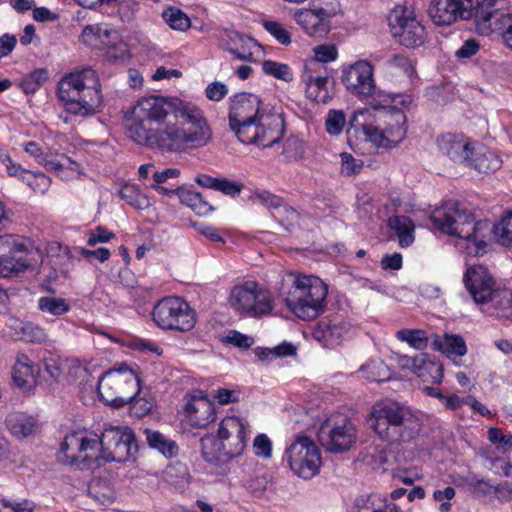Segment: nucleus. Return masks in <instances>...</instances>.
<instances>
[{
  "label": "nucleus",
  "instance_id": "obj_41",
  "mask_svg": "<svg viewBox=\"0 0 512 512\" xmlns=\"http://www.w3.org/2000/svg\"><path fill=\"white\" fill-rule=\"evenodd\" d=\"M364 377L370 382H384L392 377V371L382 360H372L361 367Z\"/></svg>",
  "mask_w": 512,
  "mask_h": 512
},
{
  "label": "nucleus",
  "instance_id": "obj_51",
  "mask_svg": "<svg viewBox=\"0 0 512 512\" xmlns=\"http://www.w3.org/2000/svg\"><path fill=\"white\" fill-rule=\"evenodd\" d=\"M462 481L467 491L474 497L487 496L493 489L488 480L477 479L476 476L465 477Z\"/></svg>",
  "mask_w": 512,
  "mask_h": 512
},
{
  "label": "nucleus",
  "instance_id": "obj_34",
  "mask_svg": "<svg viewBox=\"0 0 512 512\" xmlns=\"http://www.w3.org/2000/svg\"><path fill=\"white\" fill-rule=\"evenodd\" d=\"M498 0H475L471 6V20L477 24L490 23L492 19L504 17V13L497 7Z\"/></svg>",
  "mask_w": 512,
  "mask_h": 512
},
{
  "label": "nucleus",
  "instance_id": "obj_26",
  "mask_svg": "<svg viewBox=\"0 0 512 512\" xmlns=\"http://www.w3.org/2000/svg\"><path fill=\"white\" fill-rule=\"evenodd\" d=\"M502 164V158L496 150L479 144L474 145L473 155L468 159L466 167L488 174L498 171Z\"/></svg>",
  "mask_w": 512,
  "mask_h": 512
},
{
  "label": "nucleus",
  "instance_id": "obj_16",
  "mask_svg": "<svg viewBox=\"0 0 512 512\" xmlns=\"http://www.w3.org/2000/svg\"><path fill=\"white\" fill-rule=\"evenodd\" d=\"M351 329L352 323L346 311L339 309L320 319L313 328L312 335L324 347L334 348L349 336Z\"/></svg>",
  "mask_w": 512,
  "mask_h": 512
},
{
  "label": "nucleus",
  "instance_id": "obj_33",
  "mask_svg": "<svg viewBox=\"0 0 512 512\" xmlns=\"http://www.w3.org/2000/svg\"><path fill=\"white\" fill-rule=\"evenodd\" d=\"M314 57L308 59L304 68L308 71L328 70L326 64L335 61L338 57V50L334 44H321L313 49Z\"/></svg>",
  "mask_w": 512,
  "mask_h": 512
},
{
  "label": "nucleus",
  "instance_id": "obj_8",
  "mask_svg": "<svg viewBox=\"0 0 512 512\" xmlns=\"http://www.w3.org/2000/svg\"><path fill=\"white\" fill-rule=\"evenodd\" d=\"M97 392L99 400L106 405L120 408L128 404L139 392V378L132 368L122 363L99 377Z\"/></svg>",
  "mask_w": 512,
  "mask_h": 512
},
{
  "label": "nucleus",
  "instance_id": "obj_37",
  "mask_svg": "<svg viewBox=\"0 0 512 512\" xmlns=\"http://www.w3.org/2000/svg\"><path fill=\"white\" fill-rule=\"evenodd\" d=\"M386 70L393 76L404 75L412 78L416 74V69L412 60L404 54H394L386 63Z\"/></svg>",
  "mask_w": 512,
  "mask_h": 512
},
{
  "label": "nucleus",
  "instance_id": "obj_47",
  "mask_svg": "<svg viewBox=\"0 0 512 512\" xmlns=\"http://www.w3.org/2000/svg\"><path fill=\"white\" fill-rule=\"evenodd\" d=\"M180 175V170L177 168H166L162 171H155L152 175L154 183L151 188L162 195L170 196L176 193L177 188H168L161 186L170 178H177Z\"/></svg>",
  "mask_w": 512,
  "mask_h": 512
},
{
  "label": "nucleus",
  "instance_id": "obj_38",
  "mask_svg": "<svg viewBox=\"0 0 512 512\" xmlns=\"http://www.w3.org/2000/svg\"><path fill=\"white\" fill-rule=\"evenodd\" d=\"M30 264L26 257L14 255L0 256V275L4 278H11L24 272L29 268Z\"/></svg>",
  "mask_w": 512,
  "mask_h": 512
},
{
  "label": "nucleus",
  "instance_id": "obj_59",
  "mask_svg": "<svg viewBox=\"0 0 512 512\" xmlns=\"http://www.w3.org/2000/svg\"><path fill=\"white\" fill-rule=\"evenodd\" d=\"M23 340L31 343H41L46 339L45 330L39 325L27 322L22 327Z\"/></svg>",
  "mask_w": 512,
  "mask_h": 512
},
{
  "label": "nucleus",
  "instance_id": "obj_14",
  "mask_svg": "<svg viewBox=\"0 0 512 512\" xmlns=\"http://www.w3.org/2000/svg\"><path fill=\"white\" fill-rule=\"evenodd\" d=\"M80 40L92 49L106 51L108 58L115 62H125L131 58L128 44L109 24L87 25L81 33Z\"/></svg>",
  "mask_w": 512,
  "mask_h": 512
},
{
  "label": "nucleus",
  "instance_id": "obj_29",
  "mask_svg": "<svg viewBox=\"0 0 512 512\" xmlns=\"http://www.w3.org/2000/svg\"><path fill=\"white\" fill-rule=\"evenodd\" d=\"M257 289L256 281H246L242 285L235 286L230 295L232 307L239 313L250 317L252 300Z\"/></svg>",
  "mask_w": 512,
  "mask_h": 512
},
{
  "label": "nucleus",
  "instance_id": "obj_53",
  "mask_svg": "<svg viewBox=\"0 0 512 512\" xmlns=\"http://www.w3.org/2000/svg\"><path fill=\"white\" fill-rule=\"evenodd\" d=\"M309 6L330 22L341 11V5L338 0H310Z\"/></svg>",
  "mask_w": 512,
  "mask_h": 512
},
{
  "label": "nucleus",
  "instance_id": "obj_24",
  "mask_svg": "<svg viewBox=\"0 0 512 512\" xmlns=\"http://www.w3.org/2000/svg\"><path fill=\"white\" fill-rule=\"evenodd\" d=\"M39 366L26 354H19L12 369L14 385L24 393L31 392L36 386Z\"/></svg>",
  "mask_w": 512,
  "mask_h": 512
},
{
  "label": "nucleus",
  "instance_id": "obj_7",
  "mask_svg": "<svg viewBox=\"0 0 512 512\" xmlns=\"http://www.w3.org/2000/svg\"><path fill=\"white\" fill-rule=\"evenodd\" d=\"M247 439L248 429L242 419L227 416L220 421L216 434L201 437V456L209 465L220 468L242 455Z\"/></svg>",
  "mask_w": 512,
  "mask_h": 512
},
{
  "label": "nucleus",
  "instance_id": "obj_56",
  "mask_svg": "<svg viewBox=\"0 0 512 512\" xmlns=\"http://www.w3.org/2000/svg\"><path fill=\"white\" fill-rule=\"evenodd\" d=\"M220 341L241 349H249L254 343V339L251 336L237 330H229L226 335L221 337Z\"/></svg>",
  "mask_w": 512,
  "mask_h": 512
},
{
  "label": "nucleus",
  "instance_id": "obj_55",
  "mask_svg": "<svg viewBox=\"0 0 512 512\" xmlns=\"http://www.w3.org/2000/svg\"><path fill=\"white\" fill-rule=\"evenodd\" d=\"M263 27L271 34L280 44L289 45L292 42L290 32L284 28V26L277 21H264Z\"/></svg>",
  "mask_w": 512,
  "mask_h": 512
},
{
  "label": "nucleus",
  "instance_id": "obj_48",
  "mask_svg": "<svg viewBox=\"0 0 512 512\" xmlns=\"http://www.w3.org/2000/svg\"><path fill=\"white\" fill-rule=\"evenodd\" d=\"M262 71L266 75L273 76L276 79L290 82L293 80V73L288 64L276 62L273 60H264L262 62Z\"/></svg>",
  "mask_w": 512,
  "mask_h": 512
},
{
  "label": "nucleus",
  "instance_id": "obj_11",
  "mask_svg": "<svg viewBox=\"0 0 512 512\" xmlns=\"http://www.w3.org/2000/svg\"><path fill=\"white\" fill-rule=\"evenodd\" d=\"M151 319L162 330L181 333L191 331L197 322L195 310L180 296L159 299L153 305Z\"/></svg>",
  "mask_w": 512,
  "mask_h": 512
},
{
  "label": "nucleus",
  "instance_id": "obj_46",
  "mask_svg": "<svg viewBox=\"0 0 512 512\" xmlns=\"http://www.w3.org/2000/svg\"><path fill=\"white\" fill-rule=\"evenodd\" d=\"M11 433L18 438H24L31 435L35 429L37 422L31 416H16L8 420Z\"/></svg>",
  "mask_w": 512,
  "mask_h": 512
},
{
  "label": "nucleus",
  "instance_id": "obj_39",
  "mask_svg": "<svg viewBox=\"0 0 512 512\" xmlns=\"http://www.w3.org/2000/svg\"><path fill=\"white\" fill-rule=\"evenodd\" d=\"M38 309L43 313L59 317L68 313L71 305L65 298L43 296L38 299Z\"/></svg>",
  "mask_w": 512,
  "mask_h": 512
},
{
  "label": "nucleus",
  "instance_id": "obj_50",
  "mask_svg": "<svg viewBox=\"0 0 512 512\" xmlns=\"http://www.w3.org/2000/svg\"><path fill=\"white\" fill-rule=\"evenodd\" d=\"M345 123V113L342 110L332 109L328 112L325 119L326 132L332 136L340 135L343 131Z\"/></svg>",
  "mask_w": 512,
  "mask_h": 512
},
{
  "label": "nucleus",
  "instance_id": "obj_6",
  "mask_svg": "<svg viewBox=\"0 0 512 512\" xmlns=\"http://www.w3.org/2000/svg\"><path fill=\"white\" fill-rule=\"evenodd\" d=\"M368 423L377 437L389 444L409 443L422 429L419 417L398 403H375Z\"/></svg>",
  "mask_w": 512,
  "mask_h": 512
},
{
  "label": "nucleus",
  "instance_id": "obj_62",
  "mask_svg": "<svg viewBox=\"0 0 512 512\" xmlns=\"http://www.w3.org/2000/svg\"><path fill=\"white\" fill-rule=\"evenodd\" d=\"M243 188V184L231 181L227 178H218L215 190L220 191L223 194L230 196V197H236L238 196Z\"/></svg>",
  "mask_w": 512,
  "mask_h": 512
},
{
  "label": "nucleus",
  "instance_id": "obj_57",
  "mask_svg": "<svg viewBox=\"0 0 512 512\" xmlns=\"http://www.w3.org/2000/svg\"><path fill=\"white\" fill-rule=\"evenodd\" d=\"M34 509L35 504L27 499L21 501L0 499V512H33Z\"/></svg>",
  "mask_w": 512,
  "mask_h": 512
},
{
  "label": "nucleus",
  "instance_id": "obj_36",
  "mask_svg": "<svg viewBox=\"0 0 512 512\" xmlns=\"http://www.w3.org/2000/svg\"><path fill=\"white\" fill-rule=\"evenodd\" d=\"M146 441L150 448L159 451L167 458H173L178 455V445L175 441L166 438L159 431L145 429Z\"/></svg>",
  "mask_w": 512,
  "mask_h": 512
},
{
  "label": "nucleus",
  "instance_id": "obj_22",
  "mask_svg": "<svg viewBox=\"0 0 512 512\" xmlns=\"http://www.w3.org/2000/svg\"><path fill=\"white\" fill-rule=\"evenodd\" d=\"M407 366L423 382L439 384L443 380V364L435 356L428 353H420L407 359Z\"/></svg>",
  "mask_w": 512,
  "mask_h": 512
},
{
  "label": "nucleus",
  "instance_id": "obj_63",
  "mask_svg": "<svg viewBox=\"0 0 512 512\" xmlns=\"http://www.w3.org/2000/svg\"><path fill=\"white\" fill-rule=\"evenodd\" d=\"M78 253L87 261L91 262L92 260H97L100 263H104L111 256L110 250L106 247H99L95 250L88 248H79Z\"/></svg>",
  "mask_w": 512,
  "mask_h": 512
},
{
  "label": "nucleus",
  "instance_id": "obj_60",
  "mask_svg": "<svg viewBox=\"0 0 512 512\" xmlns=\"http://www.w3.org/2000/svg\"><path fill=\"white\" fill-rule=\"evenodd\" d=\"M23 182L34 191H45L50 185V178L42 172H28L27 178Z\"/></svg>",
  "mask_w": 512,
  "mask_h": 512
},
{
  "label": "nucleus",
  "instance_id": "obj_58",
  "mask_svg": "<svg viewBox=\"0 0 512 512\" xmlns=\"http://www.w3.org/2000/svg\"><path fill=\"white\" fill-rule=\"evenodd\" d=\"M87 236L88 246H95L98 243H107L116 237L114 232L101 225H98L95 229L89 231Z\"/></svg>",
  "mask_w": 512,
  "mask_h": 512
},
{
  "label": "nucleus",
  "instance_id": "obj_5",
  "mask_svg": "<svg viewBox=\"0 0 512 512\" xmlns=\"http://www.w3.org/2000/svg\"><path fill=\"white\" fill-rule=\"evenodd\" d=\"M278 293L289 311L303 321L318 318L327 306L328 285L318 276L287 273Z\"/></svg>",
  "mask_w": 512,
  "mask_h": 512
},
{
  "label": "nucleus",
  "instance_id": "obj_4",
  "mask_svg": "<svg viewBox=\"0 0 512 512\" xmlns=\"http://www.w3.org/2000/svg\"><path fill=\"white\" fill-rule=\"evenodd\" d=\"M57 97L63 107L59 118L69 123L75 117L87 118L103 107L101 83L97 72L86 67L65 74L57 85Z\"/></svg>",
  "mask_w": 512,
  "mask_h": 512
},
{
  "label": "nucleus",
  "instance_id": "obj_12",
  "mask_svg": "<svg viewBox=\"0 0 512 512\" xmlns=\"http://www.w3.org/2000/svg\"><path fill=\"white\" fill-rule=\"evenodd\" d=\"M97 450L95 462L104 463L129 460L138 451V445L133 430L125 427H105L101 435L96 434Z\"/></svg>",
  "mask_w": 512,
  "mask_h": 512
},
{
  "label": "nucleus",
  "instance_id": "obj_18",
  "mask_svg": "<svg viewBox=\"0 0 512 512\" xmlns=\"http://www.w3.org/2000/svg\"><path fill=\"white\" fill-rule=\"evenodd\" d=\"M475 0H432L429 15L438 26H447L457 20H471V6Z\"/></svg>",
  "mask_w": 512,
  "mask_h": 512
},
{
  "label": "nucleus",
  "instance_id": "obj_17",
  "mask_svg": "<svg viewBox=\"0 0 512 512\" xmlns=\"http://www.w3.org/2000/svg\"><path fill=\"white\" fill-rule=\"evenodd\" d=\"M96 433L87 431H73L67 434L60 446V452L65 457V462L70 466H78L81 462L85 466H90L95 462L97 443Z\"/></svg>",
  "mask_w": 512,
  "mask_h": 512
},
{
  "label": "nucleus",
  "instance_id": "obj_10",
  "mask_svg": "<svg viewBox=\"0 0 512 512\" xmlns=\"http://www.w3.org/2000/svg\"><path fill=\"white\" fill-rule=\"evenodd\" d=\"M387 23L393 40L406 49L419 48L428 39L427 27L418 18L413 6L395 5L387 15Z\"/></svg>",
  "mask_w": 512,
  "mask_h": 512
},
{
  "label": "nucleus",
  "instance_id": "obj_31",
  "mask_svg": "<svg viewBox=\"0 0 512 512\" xmlns=\"http://www.w3.org/2000/svg\"><path fill=\"white\" fill-rule=\"evenodd\" d=\"M256 47H260V45L253 37L235 32L230 36V46L227 51L238 60L252 62L254 61L253 49Z\"/></svg>",
  "mask_w": 512,
  "mask_h": 512
},
{
  "label": "nucleus",
  "instance_id": "obj_49",
  "mask_svg": "<svg viewBox=\"0 0 512 512\" xmlns=\"http://www.w3.org/2000/svg\"><path fill=\"white\" fill-rule=\"evenodd\" d=\"M184 201L199 216H207L215 209L199 192H188Z\"/></svg>",
  "mask_w": 512,
  "mask_h": 512
},
{
  "label": "nucleus",
  "instance_id": "obj_44",
  "mask_svg": "<svg viewBox=\"0 0 512 512\" xmlns=\"http://www.w3.org/2000/svg\"><path fill=\"white\" fill-rule=\"evenodd\" d=\"M393 504L386 498H381L380 495L370 494L366 498L357 500L355 507L356 512H388Z\"/></svg>",
  "mask_w": 512,
  "mask_h": 512
},
{
  "label": "nucleus",
  "instance_id": "obj_52",
  "mask_svg": "<svg viewBox=\"0 0 512 512\" xmlns=\"http://www.w3.org/2000/svg\"><path fill=\"white\" fill-rule=\"evenodd\" d=\"M273 217L276 218L286 230H291L298 224L300 213L294 207L284 202L283 207L278 209L276 213L273 214Z\"/></svg>",
  "mask_w": 512,
  "mask_h": 512
},
{
  "label": "nucleus",
  "instance_id": "obj_27",
  "mask_svg": "<svg viewBox=\"0 0 512 512\" xmlns=\"http://www.w3.org/2000/svg\"><path fill=\"white\" fill-rule=\"evenodd\" d=\"M357 438V430L355 425L348 419L342 424L335 425L329 431L326 448L330 452H344L349 450L355 443Z\"/></svg>",
  "mask_w": 512,
  "mask_h": 512
},
{
  "label": "nucleus",
  "instance_id": "obj_15",
  "mask_svg": "<svg viewBox=\"0 0 512 512\" xmlns=\"http://www.w3.org/2000/svg\"><path fill=\"white\" fill-rule=\"evenodd\" d=\"M341 81L348 92L361 101L373 105L376 96L385 95L386 92L377 90L374 79V67L367 60H359L342 72Z\"/></svg>",
  "mask_w": 512,
  "mask_h": 512
},
{
  "label": "nucleus",
  "instance_id": "obj_23",
  "mask_svg": "<svg viewBox=\"0 0 512 512\" xmlns=\"http://www.w3.org/2000/svg\"><path fill=\"white\" fill-rule=\"evenodd\" d=\"M293 19L310 37L323 38L331 30V22L310 6L297 9L293 14Z\"/></svg>",
  "mask_w": 512,
  "mask_h": 512
},
{
  "label": "nucleus",
  "instance_id": "obj_61",
  "mask_svg": "<svg viewBox=\"0 0 512 512\" xmlns=\"http://www.w3.org/2000/svg\"><path fill=\"white\" fill-rule=\"evenodd\" d=\"M128 403H130V415L136 418L148 415L153 408V403L145 398H135L134 396Z\"/></svg>",
  "mask_w": 512,
  "mask_h": 512
},
{
  "label": "nucleus",
  "instance_id": "obj_35",
  "mask_svg": "<svg viewBox=\"0 0 512 512\" xmlns=\"http://www.w3.org/2000/svg\"><path fill=\"white\" fill-rule=\"evenodd\" d=\"M251 301L252 308L250 317L263 318L271 315L274 309V301L271 292L257 283L255 297Z\"/></svg>",
  "mask_w": 512,
  "mask_h": 512
},
{
  "label": "nucleus",
  "instance_id": "obj_13",
  "mask_svg": "<svg viewBox=\"0 0 512 512\" xmlns=\"http://www.w3.org/2000/svg\"><path fill=\"white\" fill-rule=\"evenodd\" d=\"M283 462L299 478L308 480L319 474L322 465L320 448L306 435H299L286 447Z\"/></svg>",
  "mask_w": 512,
  "mask_h": 512
},
{
  "label": "nucleus",
  "instance_id": "obj_30",
  "mask_svg": "<svg viewBox=\"0 0 512 512\" xmlns=\"http://www.w3.org/2000/svg\"><path fill=\"white\" fill-rule=\"evenodd\" d=\"M431 347L433 350L439 351L448 357H462L467 353L465 340L458 334L446 333L443 339L439 335H435L432 339Z\"/></svg>",
  "mask_w": 512,
  "mask_h": 512
},
{
  "label": "nucleus",
  "instance_id": "obj_2",
  "mask_svg": "<svg viewBox=\"0 0 512 512\" xmlns=\"http://www.w3.org/2000/svg\"><path fill=\"white\" fill-rule=\"evenodd\" d=\"M429 220L439 232L464 239L469 255L479 257L488 252L491 222L476 221L474 214L458 201H446L431 213Z\"/></svg>",
  "mask_w": 512,
  "mask_h": 512
},
{
  "label": "nucleus",
  "instance_id": "obj_9",
  "mask_svg": "<svg viewBox=\"0 0 512 512\" xmlns=\"http://www.w3.org/2000/svg\"><path fill=\"white\" fill-rule=\"evenodd\" d=\"M230 129L243 144L269 148L279 143L284 135V121L278 114H263L257 118L230 123Z\"/></svg>",
  "mask_w": 512,
  "mask_h": 512
},
{
  "label": "nucleus",
  "instance_id": "obj_42",
  "mask_svg": "<svg viewBox=\"0 0 512 512\" xmlns=\"http://www.w3.org/2000/svg\"><path fill=\"white\" fill-rule=\"evenodd\" d=\"M162 18L173 30L187 31L191 27V20L188 15L174 6L163 10Z\"/></svg>",
  "mask_w": 512,
  "mask_h": 512
},
{
  "label": "nucleus",
  "instance_id": "obj_32",
  "mask_svg": "<svg viewBox=\"0 0 512 512\" xmlns=\"http://www.w3.org/2000/svg\"><path fill=\"white\" fill-rule=\"evenodd\" d=\"M387 225L397 235L400 247L407 248L412 245L415 240V224L410 217L394 215L388 219Z\"/></svg>",
  "mask_w": 512,
  "mask_h": 512
},
{
  "label": "nucleus",
  "instance_id": "obj_20",
  "mask_svg": "<svg viewBox=\"0 0 512 512\" xmlns=\"http://www.w3.org/2000/svg\"><path fill=\"white\" fill-rule=\"evenodd\" d=\"M261 106L262 100L253 93L241 92L235 94L230 98L229 124L250 118H257L263 114H271Z\"/></svg>",
  "mask_w": 512,
  "mask_h": 512
},
{
  "label": "nucleus",
  "instance_id": "obj_19",
  "mask_svg": "<svg viewBox=\"0 0 512 512\" xmlns=\"http://www.w3.org/2000/svg\"><path fill=\"white\" fill-rule=\"evenodd\" d=\"M463 282L474 302L478 304L489 302L495 292L496 282L483 265H473L467 268Z\"/></svg>",
  "mask_w": 512,
  "mask_h": 512
},
{
  "label": "nucleus",
  "instance_id": "obj_21",
  "mask_svg": "<svg viewBox=\"0 0 512 512\" xmlns=\"http://www.w3.org/2000/svg\"><path fill=\"white\" fill-rule=\"evenodd\" d=\"M184 415L192 427L206 428L216 420L215 404L207 396H193L184 406Z\"/></svg>",
  "mask_w": 512,
  "mask_h": 512
},
{
  "label": "nucleus",
  "instance_id": "obj_25",
  "mask_svg": "<svg viewBox=\"0 0 512 512\" xmlns=\"http://www.w3.org/2000/svg\"><path fill=\"white\" fill-rule=\"evenodd\" d=\"M330 77L329 70L308 71L304 68L302 81L306 85L307 97L317 103H327L332 98L327 87Z\"/></svg>",
  "mask_w": 512,
  "mask_h": 512
},
{
  "label": "nucleus",
  "instance_id": "obj_54",
  "mask_svg": "<svg viewBox=\"0 0 512 512\" xmlns=\"http://www.w3.org/2000/svg\"><path fill=\"white\" fill-rule=\"evenodd\" d=\"M253 197L259 200V202L268 209L278 210L283 207L285 202L284 198L272 193L269 190L256 189L253 192Z\"/></svg>",
  "mask_w": 512,
  "mask_h": 512
},
{
  "label": "nucleus",
  "instance_id": "obj_40",
  "mask_svg": "<svg viewBox=\"0 0 512 512\" xmlns=\"http://www.w3.org/2000/svg\"><path fill=\"white\" fill-rule=\"evenodd\" d=\"M396 338L401 342H406L410 347L416 350H424L429 345V338L425 330L422 329H401L396 332Z\"/></svg>",
  "mask_w": 512,
  "mask_h": 512
},
{
  "label": "nucleus",
  "instance_id": "obj_3",
  "mask_svg": "<svg viewBox=\"0 0 512 512\" xmlns=\"http://www.w3.org/2000/svg\"><path fill=\"white\" fill-rule=\"evenodd\" d=\"M377 97L371 105L376 125L362 124L360 129L365 140L376 148L392 149L406 138L408 125L404 110L413 103V96L386 93Z\"/></svg>",
  "mask_w": 512,
  "mask_h": 512
},
{
  "label": "nucleus",
  "instance_id": "obj_45",
  "mask_svg": "<svg viewBox=\"0 0 512 512\" xmlns=\"http://www.w3.org/2000/svg\"><path fill=\"white\" fill-rule=\"evenodd\" d=\"M491 233L503 246L512 245V211L507 212L497 224L491 223Z\"/></svg>",
  "mask_w": 512,
  "mask_h": 512
},
{
  "label": "nucleus",
  "instance_id": "obj_64",
  "mask_svg": "<svg viewBox=\"0 0 512 512\" xmlns=\"http://www.w3.org/2000/svg\"><path fill=\"white\" fill-rule=\"evenodd\" d=\"M194 228L200 235L206 237L212 242H225L222 231L212 225L205 223H195Z\"/></svg>",
  "mask_w": 512,
  "mask_h": 512
},
{
  "label": "nucleus",
  "instance_id": "obj_1",
  "mask_svg": "<svg viewBox=\"0 0 512 512\" xmlns=\"http://www.w3.org/2000/svg\"><path fill=\"white\" fill-rule=\"evenodd\" d=\"M124 120L128 139L164 153L202 148L213 137L203 110L178 98L141 97L126 112Z\"/></svg>",
  "mask_w": 512,
  "mask_h": 512
},
{
  "label": "nucleus",
  "instance_id": "obj_28",
  "mask_svg": "<svg viewBox=\"0 0 512 512\" xmlns=\"http://www.w3.org/2000/svg\"><path fill=\"white\" fill-rule=\"evenodd\" d=\"M439 146L441 151L453 162L465 166L470 156L473 155L474 145L463 136L455 134L443 135Z\"/></svg>",
  "mask_w": 512,
  "mask_h": 512
},
{
  "label": "nucleus",
  "instance_id": "obj_43",
  "mask_svg": "<svg viewBox=\"0 0 512 512\" xmlns=\"http://www.w3.org/2000/svg\"><path fill=\"white\" fill-rule=\"evenodd\" d=\"M119 196L128 205L136 209H145L149 205L148 198L133 184H124L119 190Z\"/></svg>",
  "mask_w": 512,
  "mask_h": 512
}]
</instances>
